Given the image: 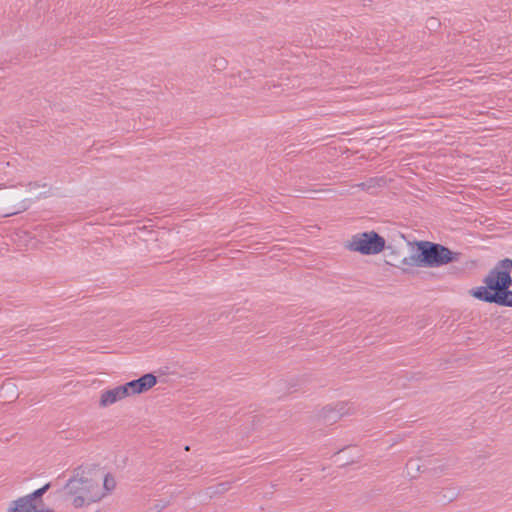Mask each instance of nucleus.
Listing matches in <instances>:
<instances>
[{
	"label": "nucleus",
	"mask_w": 512,
	"mask_h": 512,
	"mask_svg": "<svg viewBox=\"0 0 512 512\" xmlns=\"http://www.w3.org/2000/svg\"><path fill=\"white\" fill-rule=\"evenodd\" d=\"M502 306L512 307V291L510 290Z\"/></svg>",
	"instance_id": "f3484780"
},
{
	"label": "nucleus",
	"mask_w": 512,
	"mask_h": 512,
	"mask_svg": "<svg viewBox=\"0 0 512 512\" xmlns=\"http://www.w3.org/2000/svg\"><path fill=\"white\" fill-rule=\"evenodd\" d=\"M51 487L50 483H46L42 487L36 489L32 493L26 495L25 497L30 501V503H36L37 501L42 502V496L49 490Z\"/></svg>",
	"instance_id": "9d476101"
},
{
	"label": "nucleus",
	"mask_w": 512,
	"mask_h": 512,
	"mask_svg": "<svg viewBox=\"0 0 512 512\" xmlns=\"http://www.w3.org/2000/svg\"><path fill=\"white\" fill-rule=\"evenodd\" d=\"M511 269V259L500 260L483 279L485 285L470 289L469 294L479 301L502 306L512 285Z\"/></svg>",
	"instance_id": "f03ea898"
},
{
	"label": "nucleus",
	"mask_w": 512,
	"mask_h": 512,
	"mask_svg": "<svg viewBox=\"0 0 512 512\" xmlns=\"http://www.w3.org/2000/svg\"><path fill=\"white\" fill-rule=\"evenodd\" d=\"M358 186L361 187L362 189H364L366 184L365 183H360Z\"/></svg>",
	"instance_id": "412c9836"
},
{
	"label": "nucleus",
	"mask_w": 512,
	"mask_h": 512,
	"mask_svg": "<svg viewBox=\"0 0 512 512\" xmlns=\"http://www.w3.org/2000/svg\"><path fill=\"white\" fill-rule=\"evenodd\" d=\"M357 461L355 460H350V461H344L343 463H341V466H345V465H348V464H353V463H356Z\"/></svg>",
	"instance_id": "6ab92c4d"
},
{
	"label": "nucleus",
	"mask_w": 512,
	"mask_h": 512,
	"mask_svg": "<svg viewBox=\"0 0 512 512\" xmlns=\"http://www.w3.org/2000/svg\"><path fill=\"white\" fill-rule=\"evenodd\" d=\"M64 489L72 497V505L77 509L99 502L105 497L100 487V478L94 477L91 471H85L82 467L74 469L73 476Z\"/></svg>",
	"instance_id": "7ed1b4c3"
},
{
	"label": "nucleus",
	"mask_w": 512,
	"mask_h": 512,
	"mask_svg": "<svg viewBox=\"0 0 512 512\" xmlns=\"http://www.w3.org/2000/svg\"><path fill=\"white\" fill-rule=\"evenodd\" d=\"M347 247L363 255H375L382 252L385 248L392 249L390 245L386 246L385 239L375 231L354 235Z\"/></svg>",
	"instance_id": "20e7f679"
},
{
	"label": "nucleus",
	"mask_w": 512,
	"mask_h": 512,
	"mask_svg": "<svg viewBox=\"0 0 512 512\" xmlns=\"http://www.w3.org/2000/svg\"><path fill=\"white\" fill-rule=\"evenodd\" d=\"M117 389L121 400L132 395L127 383L117 386Z\"/></svg>",
	"instance_id": "4468645a"
},
{
	"label": "nucleus",
	"mask_w": 512,
	"mask_h": 512,
	"mask_svg": "<svg viewBox=\"0 0 512 512\" xmlns=\"http://www.w3.org/2000/svg\"><path fill=\"white\" fill-rule=\"evenodd\" d=\"M345 414H347L346 404L339 402L333 405H327L322 408L319 412L318 417L325 424L332 425L340 420Z\"/></svg>",
	"instance_id": "423d86ee"
},
{
	"label": "nucleus",
	"mask_w": 512,
	"mask_h": 512,
	"mask_svg": "<svg viewBox=\"0 0 512 512\" xmlns=\"http://www.w3.org/2000/svg\"><path fill=\"white\" fill-rule=\"evenodd\" d=\"M227 65V61L224 58H220L219 60H215L214 67H217L218 69H224Z\"/></svg>",
	"instance_id": "dca6fc26"
},
{
	"label": "nucleus",
	"mask_w": 512,
	"mask_h": 512,
	"mask_svg": "<svg viewBox=\"0 0 512 512\" xmlns=\"http://www.w3.org/2000/svg\"><path fill=\"white\" fill-rule=\"evenodd\" d=\"M456 497H457V493L453 490V491H451L450 494H447V495L443 494L442 500L446 501V502H452L454 499H456Z\"/></svg>",
	"instance_id": "2eb2a0df"
},
{
	"label": "nucleus",
	"mask_w": 512,
	"mask_h": 512,
	"mask_svg": "<svg viewBox=\"0 0 512 512\" xmlns=\"http://www.w3.org/2000/svg\"><path fill=\"white\" fill-rule=\"evenodd\" d=\"M435 24H436V19L432 18L431 19V26H435Z\"/></svg>",
	"instance_id": "aec40b11"
},
{
	"label": "nucleus",
	"mask_w": 512,
	"mask_h": 512,
	"mask_svg": "<svg viewBox=\"0 0 512 512\" xmlns=\"http://www.w3.org/2000/svg\"><path fill=\"white\" fill-rule=\"evenodd\" d=\"M166 506H167V503H164V504H161V505L157 504V505H155V509H156L157 512H159L162 509H164Z\"/></svg>",
	"instance_id": "a211bd4d"
},
{
	"label": "nucleus",
	"mask_w": 512,
	"mask_h": 512,
	"mask_svg": "<svg viewBox=\"0 0 512 512\" xmlns=\"http://www.w3.org/2000/svg\"><path fill=\"white\" fill-rule=\"evenodd\" d=\"M439 469H440V472H443V471L445 470V469H444V468H442V467H439Z\"/></svg>",
	"instance_id": "4be33fe9"
},
{
	"label": "nucleus",
	"mask_w": 512,
	"mask_h": 512,
	"mask_svg": "<svg viewBox=\"0 0 512 512\" xmlns=\"http://www.w3.org/2000/svg\"><path fill=\"white\" fill-rule=\"evenodd\" d=\"M323 191L324 190H308V189H302V188H295V189H293L292 196L316 199L317 198L316 195Z\"/></svg>",
	"instance_id": "f8f14e48"
},
{
	"label": "nucleus",
	"mask_w": 512,
	"mask_h": 512,
	"mask_svg": "<svg viewBox=\"0 0 512 512\" xmlns=\"http://www.w3.org/2000/svg\"><path fill=\"white\" fill-rule=\"evenodd\" d=\"M116 488L115 478L111 473H106L103 477V487H101L105 496L111 493Z\"/></svg>",
	"instance_id": "9b49d317"
},
{
	"label": "nucleus",
	"mask_w": 512,
	"mask_h": 512,
	"mask_svg": "<svg viewBox=\"0 0 512 512\" xmlns=\"http://www.w3.org/2000/svg\"><path fill=\"white\" fill-rule=\"evenodd\" d=\"M415 246V254L401 259H397L395 252L391 251L390 256H393V258L387 260L386 263L391 266H399L397 264L399 262V264L406 266L437 268L458 262L462 256L461 252L452 251L447 246L431 241H416Z\"/></svg>",
	"instance_id": "f257e3e1"
},
{
	"label": "nucleus",
	"mask_w": 512,
	"mask_h": 512,
	"mask_svg": "<svg viewBox=\"0 0 512 512\" xmlns=\"http://www.w3.org/2000/svg\"><path fill=\"white\" fill-rule=\"evenodd\" d=\"M30 198L22 199L15 209L6 212L5 216H10L14 214H18L28 209L29 202L33 200H38L42 197H47L50 194L51 187H49L46 183L40 184L38 182H30L29 185Z\"/></svg>",
	"instance_id": "39448f33"
},
{
	"label": "nucleus",
	"mask_w": 512,
	"mask_h": 512,
	"mask_svg": "<svg viewBox=\"0 0 512 512\" xmlns=\"http://www.w3.org/2000/svg\"><path fill=\"white\" fill-rule=\"evenodd\" d=\"M119 400H121V398L119 396L117 387H115L113 389L106 390L101 394L99 405L101 407H107L116 403Z\"/></svg>",
	"instance_id": "1a4fd4ad"
},
{
	"label": "nucleus",
	"mask_w": 512,
	"mask_h": 512,
	"mask_svg": "<svg viewBox=\"0 0 512 512\" xmlns=\"http://www.w3.org/2000/svg\"><path fill=\"white\" fill-rule=\"evenodd\" d=\"M7 512H54L51 509H39L36 503H30L25 497H19L11 502Z\"/></svg>",
	"instance_id": "6e6552de"
},
{
	"label": "nucleus",
	"mask_w": 512,
	"mask_h": 512,
	"mask_svg": "<svg viewBox=\"0 0 512 512\" xmlns=\"http://www.w3.org/2000/svg\"><path fill=\"white\" fill-rule=\"evenodd\" d=\"M156 383L157 377L152 373H146L138 379L127 382L132 395L144 393L155 386Z\"/></svg>",
	"instance_id": "0eeeda50"
},
{
	"label": "nucleus",
	"mask_w": 512,
	"mask_h": 512,
	"mask_svg": "<svg viewBox=\"0 0 512 512\" xmlns=\"http://www.w3.org/2000/svg\"><path fill=\"white\" fill-rule=\"evenodd\" d=\"M406 467L408 470H410V469L413 470L412 472L408 471V474L411 476V478H415L417 476V474L420 472V465L414 463V461L412 459H410L407 462Z\"/></svg>",
	"instance_id": "ddd939ff"
}]
</instances>
